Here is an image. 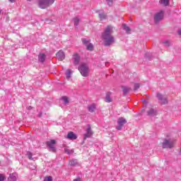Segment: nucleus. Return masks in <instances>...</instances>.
<instances>
[{"instance_id": "obj_1", "label": "nucleus", "mask_w": 181, "mask_h": 181, "mask_svg": "<svg viewBox=\"0 0 181 181\" xmlns=\"http://www.w3.org/2000/svg\"><path fill=\"white\" fill-rule=\"evenodd\" d=\"M114 29V26L107 25L102 33V39L104 41V45L106 47L111 46V45L115 42V38L112 36Z\"/></svg>"}, {"instance_id": "obj_2", "label": "nucleus", "mask_w": 181, "mask_h": 181, "mask_svg": "<svg viewBox=\"0 0 181 181\" xmlns=\"http://www.w3.org/2000/svg\"><path fill=\"white\" fill-rule=\"evenodd\" d=\"M78 70L80 71L81 76L83 77H88V73H90V69L88 68V65L86 64H81Z\"/></svg>"}, {"instance_id": "obj_3", "label": "nucleus", "mask_w": 181, "mask_h": 181, "mask_svg": "<svg viewBox=\"0 0 181 181\" xmlns=\"http://www.w3.org/2000/svg\"><path fill=\"white\" fill-rule=\"evenodd\" d=\"M53 4H54V0H38V6L41 9H46Z\"/></svg>"}, {"instance_id": "obj_4", "label": "nucleus", "mask_w": 181, "mask_h": 181, "mask_svg": "<svg viewBox=\"0 0 181 181\" xmlns=\"http://www.w3.org/2000/svg\"><path fill=\"white\" fill-rule=\"evenodd\" d=\"M175 142H176L175 139H164L162 143V146L164 149H172V148L175 146Z\"/></svg>"}, {"instance_id": "obj_5", "label": "nucleus", "mask_w": 181, "mask_h": 181, "mask_svg": "<svg viewBox=\"0 0 181 181\" xmlns=\"http://www.w3.org/2000/svg\"><path fill=\"white\" fill-rule=\"evenodd\" d=\"M46 145L50 152H56V147L54 146V145H56V140L46 141Z\"/></svg>"}, {"instance_id": "obj_6", "label": "nucleus", "mask_w": 181, "mask_h": 181, "mask_svg": "<svg viewBox=\"0 0 181 181\" xmlns=\"http://www.w3.org/2000/svg\"><path fill=\"white\" fill-rule=\"evenodd\" d=\"M125 124H127V119L124 117H119L117 119V127H116V129H117V131H121L122 127H124Z\"/></svg>"}, {"instance_id": "obj_7", "label": "nucleus", "mask_w": 181, "mask_h": 181, "mask_svg": "<svg viewBox=\"0 0 181 181\" xmlns=\"http://www.w3.org/2000/svg\"><path fill=\"white\" fill-rule=\"evenodd\" d=\"M163 19V11H160V12H158L154 16V22L155 23H158V22H160V21Z\"/></svg>"}, {"instance_id": "obj_8", "label": "nucleus", "mask_w": 181, "mask_h": 181, "mask_svg": "<svg viewBox=\"0 0 181 181\" xmlns=\"http://www.w3.org/2000/svg\"><path fill=\"white\" fill-rule=\"evenodd\" d=\"M93 134L94 132L91 129V125L88 124L87 129H86V133L84 134V139H87V138H90Z\"/></svg>"}, {"instance_id": "obj_9", "label": "nucleus", "mask_w": 181, "mask_h": 181, "mask_svg": "<svg viewBox=\"0 0 181 181\" xmlns=\"http://www.w3.org/2000/svg\"><path fill=\"white\" fill-rule=\"evenodd\" d=\"M80 55H78L77 53H74L72 55V60L74 66H78V64L80 63Z\"/></svg>"}, {"instance_id": "obj_10", "label": "nucleus", "mask_w": 181, "mask_h": 181, "mask_svg": "<svg viewBox=\"0 0 181 181\" xmlns=\"http://www.w3.org/2000/svg\"><path fill=\"white\" fill-rule=\"evenodd\" d=\"M157 98L159 100V101H161V104L165 105L168 104V99L166 98H163V95L160 93H157L156 95Z\"/></svg>"}, {"instance_id": "obj_11", "label": "nucleus", "mask_w": 181, "mask_h": 181, "mask_svg": "<svg viewBox=\"0 0 181 181\" xmlns=\"http://www.w3.org/2000/svg\"><path fill=\"white\" fill-rule=\"evenodd\" d=\"M147 115H148V117H155L158 115V112L153 108H150L147 110Z\"/></svg>"}, {"instance_id": "obj_12", "label": "nucleus", "mask_w": 181, "mask_h": 181, "mask_svg": "<svg viewBox=\"0 0 181 181\" xmlns=\"http://www.w3.org/2000/svg\"><path fill=\"white\" fill-rule=\"evenodd\" d=\"M57 57L59 60L62 62V60H64L66 55L62 50H59L57 54Z\"/></svg>"}, {"instance_id": "obj_13", "label": "nucleus", "mask_w": 181, "mask_h": 181, "mask_svg": "<svg viewBox=\"0 0 181 181\" xmlns=\"http://www.w3.org/2000/svg\"><path fill=\"white\" fill-rule=\"evenodd\" d=\"M66 138L71 141H74V139H77V136L73 132H70L68 133Z\"/></svg>"}, {"instance_id": "obj_14", "label": "nucleus", "mask_w": 181, "mask_h": 181, "mask_svg": "<svg viewBox=\"0 0 181 181\" xmlns=\"http://www.w3.org/2000/svg\"><path fill=\"white\" fill-rule=\"evenodd\" d=\"M122 89L123 91L124 95H127V94H128L129 91L131 90V88H129L128 86H122Z\"/></svg>"}, {"instance_id": "obj_15", "label": "nucleus", "mask_w": 181, "mask_h": 181, "mask_svg": "<svg viewBox=\"0 0 181 181\" xmlns=\"http://www.w3.org/2000/svg\"><path fill=\"white\" fill-rule=\"evenodd\" d=\"M38 60L41 63H43L46 60V55L45 54H40L38 55Z\"/></svg>"}, {"instance_id": "obj_16", "label": "nucleus", "mask_w": 181, "mask_h": 181, "mask_svg": "<svg viewBox=\"0 0 181 181\" xmlns=\"http://www.w3.org/2000/svg\"><path fill=\"white\" fill-rule=\"evenodd\" d=\"M10 181H16L18 180V175L16 173H12L9 177Z\"/></svg>"}, {"instance_id": "obj_17", "label": "nucleus", "mask_w": 181, "mask_h": 181, "mask_svg": "<svg viewBox=\"0 0 181 181\" xmlns=\"http://www.w3.org/2000/svg\"><path fill=\"white\" fill-rule=\"evenodd\" d=\"M88 110L89 112H94V111H95V105L92 104L90 105H88Z\"/></svg>"}, {"instance_id": "obj_18", "label": "nucleus", "mask_w": 181, "mask_h": 181, "mask_svg": "<svg viewBox=\"0 0 181 181\" xmlns=\"http://www.w3.org/2000/svg\"><path fill=\"white\" fill-rule=\"evenodd\" d=\"M73 21H74V26H78V23H80V18L78 17H75L74 19H73Z\"/></svg>"}, {"instance_id": "obj_19", "label": "nucleus", "mask_w": 181, "mask_h": 181, "mask_svg": "<svg viewBox=\"0 0 181 181\" xmlns=\"http://www.w3.org/2000/svg\"><path fill=\"white\" fill-rule=\"evenodd\" d=\"M159 2L163 6H168L169 5V0H160Z\"/></svg>"}, {"instance_id": "obj_20", "label": "nucleus", "mask_w": 181, "mask_h": 181, "mask_svg": "<svg viewBox=\"0 0 181 181\" xmlns=\"http://www.w3.org/2000/svg\"><path fill=\"white\" fill-rule=\"evenodd\" d=\"M64 152L65 153H67V155H71L73 153H74V150H70L67 148H64Z\"/></svg>"}, {"instance_id": "obj_21", "label": "nucleus", "mask_w": 181, "mask_h": 181, "mask_svg": "<svg viewBox=\"0 0 181 181\" xmlns=\"http://www.w3.org/2000/svg\"><path fill=\"white\" fill-rule=\"evenodd\" d=\"M86 49H87V50H89L90 52H93V50L94 49V45H93L91 43H89L86 46Z\"/></svg>"}, {"instance_id": "obj_22", "label": "nucleus", "mask_w": 181, "mask_h": 181, "mask_svg": "<svg viewBox=\"0 0 181 181\" xmlns=\"http://www.w3.org/2000/svg\"><path fill=\"white\" fill-rule=\"evenodd\" d=\"M99 18H100V21H104V19H105V18H107V15L104 13H100Z\"/></svg>"}, {"instance_id": "obj_23", "label": "nucleus", "mask_w": 181, "mask_h": 181, "mask_svg": "<svg viewBox=\"0 0 181 181\" xmlns=\"http://www.w3.org/2000/svg\"><path fill=\"white\" fill-rule=\"evenodd\" d=\"M105 103H112V99H111V97H110L109 94L106 95V97L105 98Z\"/></svg>"}, {"instance_id": "obj_24", "label": "nucleus", "mask_w": 181, "mask_h": 181, "mask_svg": "<svg viewBox=\"0 0 181 181\" xmlns=\"http://www.w3.org/2000/svg\"><path fill=\"white\" fill-rule=\"evenodd\" d=\"M123 29L127 32V33H129V32H131V28H129V27H128L126 24L123 25Z\"/></svg>"}, {"instance_id": "obj_25", "label": "nucleus", "mask_w": 181, "mask_h": 181, "mask_svg": "<svg viewBox=\"0 0 181 181\" xmlns=\"http://www.w3.org/2000/svg\"><path fill=\"white\" fill-rule=\"evenodd\" d=\"M82 42H83V45H84L85 46H87L88 45H90V40L83 38L82 39Z\"/></svg>"}, {"instance_id": "obj_26", "label": "nucleus", "mask_w": 181, "mask_h": 181, "mask_svg": "<svg viewBox=\"0 0 181 181\" xmlns=\"http://www.w3.org/2000/svg\"><path fill=\"white\" fill-rule=\"evenodd\" d=\"M66 78H70L71 77V71L67 69L66 72Z\"/></svg>"}, {"instance_id": "obj_27", "label": "nucleus", "mask_w": 181, "mask_h": 181, "mask_svg": "<svg viewBox=\"0 0 181 181\" xmlns=\"http://www.w3.org/2000/svg\"><path fill=\"white\" fill-rule=\"evenodd\" d=\"M71 166H76L77 165V160H72L69 162Z\"/></svg>"}, {"instance_id": "obj_28", "label": "nucleus", "mask_w": 181, "mask_h": 181, "mask_svg": "<svg viewBox=\"0 0 181 181\" xmlns=\"http://www.w3.org/2000/svg\"><path fill=\"white\" fill-rule=\"evenodd\" d=\"M62 100H64V104H69V98L66 96L62 98Z\"/></svg>"}, {"instance_id": "obj_29", "label": "nucleus", "mask_w": 181, "mask_h": 181, "mask_svg": "<svg viewBox=\"0 0 181 181\" xmlns=\"http://www.w3.org/2000/svg\"><path fill=\"white\" fill-rule=\"evenodd\" d=\"M139 87H141V83H134V90L136 91Z\"/></svg>"}, {"instance_id": "obj_30", "label": "nucleus", "mask_w": 181, "mask_h": 181, "mask_svg": "<svg viewBox=\"0 0 181 181\" xmlns=\"http://www.w3.org/2000/svg\"><path fill=\"white\" fill-rule=\"evenodd\" d=\"M27 156H28V159H30V160H33V158L32 157V153L28 151L27 153Z\"/></svg>"}, {"instance_id": "obj_31", "label": "nucleus", "mask_w": 181, "mask_h": 181, "mask_svg": "<svg viewBox=\"0 0 181 181\" xmlns=\"http://www.w3.org/2000/svg\"><path fill=\"white\" fill-rule=\"evenodd\" d=\"M44 181H53L52 176L45 177Z\"/></svg>"}, {"instance_id": "obj_32", "label": "nucleus", "mask_w": 181, "mask_h": 181, "mask_svg": "<svg viewBox=\"0 0 181 181\" xmlns=\"http://www.w3.org/2000/svg\"><path fill=\"white\" fill-rule=\"evenodd\" d=\"M107 1V5L109 6H112V4L114 2V0H106Z\"/></svg>"}, {"instance_id": "obj_33", "label": "nucleus", "mask_w": 181, "mask_h": 181, "mask_svg": "<svg viewBox=\"0 0 181 181\" xmlns=\"http://www.w3.org/2000/svg\"><path fill=\"white\" fill-rule=\"evenodd\" d=\"M163 43L165 46H166V47H169V46H170V43L169 42V41H165Z\"/></svg>"}, {"instance_id": "obj_34", "label": "nucleus", "mask_w": 181, "mask_h": 181, "mask_svg": "<svg viewBox=\"0 0 181 181\" xmlns=\"http://www.w3.org/2000/svg\"><path fill=\"white\" fill-rule=\"evenodd\" d=\"M5 180V176L2 174H0V181Z\"/></svg>"}, {"instance_id": "obj_35", "label": "nucleus", "mask_w": 181, "mask_h": 181, "mask_svg": "<svg viewBox=\"0 0 181 181\" xmlns=\"http://www.w3.org/2000/svg\"><path fill=\"white\" fill-rule=\"evenodd\" d=\"M73 181H81V179L80 177H78L76 179H74Z\"/></svg>"}, {"instance_id": "obj_36", "label": "nucleus", "mask_w": 181, "mask_h": 181, "mask_svg": "<svg viewBox=\"0 0 181 181\" xmlns=\"http://www.w3.org/2000/svg\"><path fill=\"white\" fill-rule=\"evenodd\" d=\"M10 2H15V0H9Z\"/></svg>"}, {"instance_id": "obj_37", "label": "nucleus", "mask_w": 181, "mask_h": 181, "mask_svg": "<svg viewBox=\"0 0 181 181\" xmlns=\"http://www.w3.org/2000/svg\"><path fill=\"white\" fill-rule=\"evenodd\" d=\"M2 12V10L0 9V15H1V13Z\"/></svg>"}, {"instance_id": "obj_38", "label": "nucleus", "mask_w": 181, "mask_h": 181, "mask_svg": "<svg viewBox=\"0 0 181 181\" xmlns=\"http://www.w3.org/2000/svg\"><path fill=\"white\" fill-rule=\"evenodd\" d=\"M107 64H108V62H106V66H107Z\"/></svg>"}, {"instance_id": "obj_39", "label": "nucleus", "mask_w": 181, "mask_h": 181, "mask_svg": "<svg viewBox=\"0 0 181 181\" xmlns=\"http://www.w3.org/2000/svg\"><path fill=\"white\" fill-rule=\"evenodd\" d=\"M27 1H31V0H27Z\"/></svg>"}]
</instances>
